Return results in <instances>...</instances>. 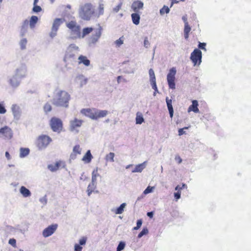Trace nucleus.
Returning a JSON list of instances; mask_svg holds the SVG:
<instances>
[{"label": "nucleus", "instance_id": "1", "mask_svg": "<svg viewBox=\"0 0 251 251\" xmlns=\"http://www.w3.org/2000/svg\"><path fill=\"white\" fill-rule=\"evenodd\" d=\"M71 99L69 94L65 90H59L56 92L53 99V105L57 107H68Z\"/></svg>", "mask_w": 251, "mask_h": 251}, {"label": "nucleus", "instance_id": "2", "mask_svg": "<svg viewBox=\"0 0 251 251\" xmlns=\"http://www.w3.org/2000/svg\"><path fill=\"white\" fill-rule=\"evenodd\" d=\"M81 113L90 118L94 120L104 117L108 114L107 110H98L96 109H82Z\"/></svg>", "mask_w": 251, "mask_h": 251}, {"label": "nucleus", "instance_id": "3", "mask_svg": "<svg viewBox=\"0 0 251 251\" xmlns=\"http://www.w3.org/2000/svg\"><path fill=\"white\" fill-rule=\"evenodd\" d=\"M95 14V10L92 4H85L81 8L80 15L85 20H90Z\"/></svg>", "mask_w": 251, "mask_h": 251}, {"label": "nucleus", "instance_id": "4", "mask_svg": "<svg viewBox=\"0 0 251 251\" xmlns=\"http://www.w3.org/2000/svg\"><path fill=\"white\" fill-rule=\"evenodd\" d=\"M52 141L49 135L41 134L39 135L35 142L36 146L39 150L46 149Z\"/></svg>", "mask_w": 251, "mask_h": 251}, {"label": "nucleus", "instance_id": "5", "mask_svg": "<svg viewBox=\"0 0 251 251\" xmlns=\"http://www.w3.org/2000/svg\"><path fill=\"white\" fill-rule=\"evenodd\" d=\"M67 27L71 30V35L73 38H80L81 33L80 26L75 21H71L67 24Z\"/></svg>", "mask_w": 251, "mask_h": 251}, {"label": "nucleus", "instance_id": "6", "mask_svg": "<svg viewBox=\"0 0 251 251\" xmlns=\"http://www.w3.org/2000/svg\"><path fill=\"white\" fill-rule=\"evenodd\" d=\"M49 125H50V127L54 132L60 133L63 129V122L58 118L55 117L51 118Z\"/></svg>", "mask_w": 251, "mask_h": 251}, {"label": "nucleus", "instance_id": "7", "mask_svg": "<svg viewBox=\"0 0 251 251\" xmlns=\"http://www.w3.org/2000/svg\"><path fill=\"white\" fill-rule=\"evenodd\" d=\"M202 53L200 50L195 49L191 53L190 59L194 65H199L201 62Z\"/></svg>", "mask_w": 251, "mask_h": 251}, {"label": "nucleus", "instance_id": "8", "mask_svg": "<svg viewBox=\"0 0 251 251\" xmlns=\"http://www.w3.org/2000/svg\"><path fill=\"white\" fill-rule=\"evenodd\" d=\"M176 71L175 68H173L170 70L167 75V81L170 88L174 89L176 88L175 75Z\"/></svg>", "mask_w": 251, "mask_h": 251}, {"label": "nucleus", "instance_id": "9", "mask_svg": "<svg viewBox=\"0 0 251 251\" xmlns=\"http://www.w3.org/2000/svg\"><path fill=\"white\" fill-rule=\"evenodd\" d=\"M13 132L8 126H5L0 129V137L5 140H10L12 138Z\"/></svg>", "mask_w": 251, "mask_h": 251}, {"label": "nucleus", "instance_id": "10", "mask_svg": "<svg viewBox=\"0 0 251 251\" xmlns=\"http://www.w3.org/2000/svg\"><path fill=\"white\" fill-rule=\"evenodd\" d=\"M64 20L62 19L57 18L55 19L53 22V25H52V29H51V32H50V36L53 38L57 33V31L59 26L63 23Z\"/></svg>", "mask_w": 251, "mask_h": 251}, {"label": "nucleus", "instance_id": "11", "mask_svg": "<svg viewBox=\"0 0 251 251\" xmlns=\"http://www.w3.org/2000/svg\"><path fill=\"white\" fill-rule=\"evenodd\" d=\"M57 225L54 224L47 227L43 231V235L44 237H48L51 236L56 230Z\"/></svg>", "mask_w": 251, "mask_h": 251}, {"label": "nucleus", "instance_id": "12", "mask_svg": "<svg viewBox=\"0 0 251 251\" xmlns=\"http://www.w3.org/2000/svg\"><path fill=\"white\" fill-rule=\"evenodd\" d=\"M83 121L75 118L70 121V129L71 131L77 130V128L82 125Z\"/></svg>", "mask_w": 251, "mask_h": 251}, {"label": "nucleus", "instance_id": "13", "mask_svg": "<svg viewBox=\"0 0 251 251\" xmlns=\"http://www.w3.org/2000/svg\"><path fill=\"white\" fill-rule=\"evenodd\" d=\"M75 58V51L72 50H68L64 56V60L65 62H68L74 60Z\"/></svg>", "mask_w": 251, "mask_h": 251}, {"label": "nucleus", "instance_id": "14", "mask_svg": "<svg viewBox=\"0 0 251 251\" xmlns=\"http://www.w3.org/2000/svg\"><path fill=\"white\" fill-rule=\"evenodd\" d=\"M82 149L78 145H75L73 150L72 152L70 154V158L71 159H75L78 155L81 153Z\"/></svg>", "mask_w": 251, "mask_h": 251}, {"label": "nucleus", "instance_id": "15", "mask_svg": "<svg viewBox=\"0 0 251 251\" xmlns=\"http://www.w3.org/2000/svg\"><path fill=\"white\" fill-rule=\"evenodd\" d=\"M143 7V3L142 1H139L137 0V1H134L132 4V9L133 10L137 13L139 12V10L142 9Z\"/></svg>", "mask_w": 251, "mask_h": 251}, {"label": "nucleus", "instance_id": "16", "mask_svg": "<svg viewBox=\"0 0 251 251\" xmlns=\"http://www.w3.org/2000/svg\"><path fill=\"white\" fill-rule=\"evenodd\" d=\"M188 112H190L193 111L194 113H199V110L198 108V102L196 100H193L192 101V104L189 106L188 108Z\"/></svg>", "mask_w": 251, "mask_h": 251}, {"label": "nucleus", "instance_id": "17", "mask_svg": "<svg viewBox=\"0 0 251 251\" xmlns=\"http://www.w3.org/2000/svg\"><path fill=\"white\" fill-rule=\"evenodd\" d=\"M166 101L170 117L171 118H173L174 116V109L172 105V100H170L168 97H167L166 99Z\"/></svg>", "mask_w": 251, "mask_h": 251}, {"label": "nucleus", "instance_id": "18", "mask_svg": "<svg viewBox=\"0 0 251 251\" xmlns=\"http://www.w3.org/2000/svg\"><path fill=\"white\" fill-rule=\"evenodd\" d=\"M93 158V157L91 154L90 150H88L83 157L82 160L86 163H89L91 162Z\"/></svg>", "mask_w": 251, "mask_h": 251}, {"label": "nucleus", "instance_id": "19", "mask_svg": "<svg viewBox=\"0 0 251 251\" xmlns=\"http://www.w3.org/2000/svg\"><path fill=\"white\" fill-rule=\"evenodd\" d=\"M78 63L79 64H83L86 66H89L90 64V61L86 56L80 55L78 57Z\"/></svg>", "mask_w": 251, "mask_h": 251}, {"label": "nucleus", "instance_id": "20", "mask_svg": "<svg viewBox=\"0 0 251 251\" xmlns=\"http://www.w3.org/2000/svg\"><path fill=\"white\" fill-rule=\"evenodd\" d=\"M38 18L36 16H32L31 17L29 21V26L30 28H34L36 24L38 22Z\"/></svg>", "mask_w": 251, "mask_h": 251}, {"label": "nucleus", "instance_id": "21", "mask_svg": "<svg viewBox=\"0 0 251 251\" xmlns=\"http://www.w3.org/2000/svg\"><path fill=\"white\" fill-rule=\"evenodd\" d=\"M20 192L24 197H27L31 195V193L29 190L24 186L21 187Z\"/></svg>", "mask_w": 251, "mask_h": 251}, {"label": "nucleus", "instance_id": "22", "mask_svg": "<svg viewBox=\"0 0 251 251\" xmlns=\"http://www.w3.org/2000/svg\"><path fill=\"white\" fill-rule=\"evenodd\" d=\"M145 162L137 165L135 168L132 171V172H142V170L145 168Z\"/></svg>", "mask_w": 251, "mask_h": 251}, {"label": "nucleus", "instance_id": "23", "mask_svg": "<svg viewBox=\"0 0 251 251\" xmlns=\"http://www.w3.org/2000/svg\"><path fill=\"white\" fill-rule=\"evenodd\" d=\"M11 110L14 116H17L20 114V109L17 104H13L12 105Z\"/></svg>", "mask_w": 251, "mask_h": 251}, {"label": "nucleus", "instance_id": "24", "mask_svg": "<svg viewBox=\"0 0 251 251\" xmlns=\"http://www.w3.org/2000/svg\"><path fill=\"white\" fill-rule=\"evenodd\" d=\"M131 18L132 22L135 25H139V24L140 23V15H139V14L137 13H133L131 15Z\"/></svg>", "mask_w": 251, "mask_h": 251}, {"label": "nucleus", "instance_id": "25", "mask_svg": "<svg viewBox=\"0 0 251 251\" xmlns=\"http://www.w3.org/2000/svg\"><path fill=\"white\" fill-rule=\"evenodd\" d=\"M191 30V27L188 25V23H186L184 25V30H183V33H184V38L187 40L189 37V33Z\"/></svg>", "mask_w": 251, "mask_h": 251}, {"label": "nucleus", "instance_id": "26", "mask_svg": "<svg viewBox=\"0 0 251 251\" xmlns=\"http://www.w3.org/2000/svg\"><path fill=\"white\" fill-rule=\"evenodd\" d=\"M60 166V162H56L54 164H50L48 166V168L52 172L57 170Z\"/></svg>", "mask_w": 251, "mask_h": 251}, {"label": "nucleus", "instance_id": "27", "mask_svg": "<svg viewBox=\"0 0 251 251\" xmlns=\"http://www.w3.org/2000/svg\"><path fill=\"white\" fill-rule=\"evenodd\" d=\"M29 153V150L28 148H21L20 150V157H25Z\"/></svg>", "mask_w": 251, "mask_h": 251}, {"label": "nucleus", "instance_id": "28", "mask_svg": "<svg viewBox=\"0 0 251 251\" xmlns=\"http://www.w3.org/2000/svg\"><path fill=\"white\" fill-rule=\"evenodd\" d=\"M115 154L113 152H110L105 156V160L106 162H114Z\"/></svg>", "mask_w": 251, "mask_h": 251}, {"label": "nucleus", "instance_id": "29", "mask_svg": "<svg viewBox=\"0 0 251 251\" xmlns=\"http://www.w3.org/2000/svg\"><path fill=\"white\" fill-rule=\"evenodd\" d=\"M93 30V28L92 27L84 28L83 30L82 34H81V37H84L86 35L91 33Z\"/></svg>", "mask_w": 251, "mask_h": 251}, {"label": "nucleus", "instance_id": "30", "mask_svg": "<svg viewBox=\"0 0 251 251\" xmlns=\"http://www.w3.org/2000/svg\"><path fill=\"white\" fill-rule=\"evenodd\" d=\"M126 205V204L125 203H123L122 204H121V205L116 209V211H115V213L116 214H122L124 211V208L125 207Z\"/></svg>", "mask_w": 251, "mask_h": 251}, {"label": "nucleus", "instance_id": "31", "mask_svg": "<svg viewBox=\"0 0 251 251\" xmlns=\"http://www.w3.org/2000/svg\"><path fill=\"white\" fill-rule=\"evenodd\" d=\"M98 173V168H96V169H94L93 172H92V181L93 182H96L97 181V178L99 176Z\"/></svg>", "mask_w": 251, "mask_h": 251}, {"label": "nucleus", "instance_id": "32", "mask_svg": "<svg viewBox=\"0 0 251 251\" xmlns=\"http://www.w3.org/2000/svg\"><path fill=\"white\" fill-rule=\"evenodd\" d=\"M144 121V119L143 116L141 113L139 112L137 114V116L136 118V122L137 124H141Z\"/></svg>", "mask_w": 251, "mask_h": 251}, {"label": "nucleus", "instance_id": "33", "mask_svg": "<svg viewBox=\"0 0 251 251\" xmlns=\"http://www.w3.org/2000/svg\"><path fill=\"white\" fill-rule=\"evenodd\" d=\"M29 24V21L27 20H25L22 24L21 30L24 33L27 29Z\"/></svg>", "mask_w": 251, "mask_h": 251}, {"label": "nucleus", "instance_id": "34", "mask_svg": "<svg viewBox=\"0 0 251 251\" xmlns=\"http://www.w3.org/2000/svg\"><path fill=\"white\" fill-rule=\"evenodd\" d=\"M10 83L11 86L13 87H16L18 86L19 84V81L17 79L16 77L13 76L10 79Z\"/></svg>", "mask_w": 251, "mask_h": 251}, {"label": "nucleus", "instance_id": "35", "mask_svg": "<svg viewBox=\"0 0 251 251\" xmlns=\"http://www.w3.org/2000/svg\"><path fill=\"white\" fill-rule=\"evenodd\" d=\"M170 12V9L168 6H164L160 10V13L161 15H164V14H168Z\"/></svg>", "mask_w": 251, "mask_h": 251}, {"label": "nucleus", "instance_id": "36", "mask_svg": "<svg viewBox=\"0 0 251 251\" xmlns=\"http://www.w3.org/2000/svg\"><path fill=\"white\" fill-rule=\"evenodd\" d=\"M96 182H92V184H89L88 187V189H87V191H88V195H90L94 191V187H95V183Z\"/></svg>", "mask_w": 251, "mask_h": 251}, {"label": "nucleus", "instance_id": "37", "mask_svg": "<svg viewBox=\"0 0 251 251\" xmlns=\"http://www.w3.org/2000/svg\"><path fill=\"white\" fill-rule=\"evenodd\" d=\"M149 74L150 77V81L155 80V76L153 70L150 69L149 71Z\"/></svg>", "mask_w": 251, "mask_h": 251}, {"label": "nucleus", "instance_id": "38", "mask_svg": "<svg viewBox=\"0 0 251 251\" xmlns=\"http://www.w3.org/2000/svg\"><path fill=\"white\" fill-rule=\"evenodd\" d=\"M98 16L103 14L104 5L103 4H99L98 6Z\"/></svg>", "mask_w": 251, "mask_h": 251}, {"label": "nucleus", "instance_id": "39", "mask_svg": "<svg viewBox=\"0 0 251 251\" xmlns=\"http://www.w3.org/2000/svg\"><path fill=\"white\" fill-rule=\"evenodd\" d=\"M148 233V229L146 228H144L142 231L140 232V233L138 234V236H137V237L138 238H141L143 235H147Z\"/></svg>", "mask_w": 251, "mask_h": 251}, {"label": "nucleus", "instance_id": "40", "mask_svg": "<svg viewBox=\"0 0 251 251\" xmlns=\"http://www.w3.org/2000/svg\"><path fill=\"white\" fill-rule=\"evenodd\" d=\"M151 83L152 86V88L154 90V92L153 93V96H155L156 92L158 91L157 85L156 84V80L153 81H151Z\"/></svg>", "mask_w": 251, "mask_h": 251}, {"label": "nucleus", "instance_id": "41", "mask_svg": "<svg viewBox=\"0 0 251 251\" xmlns=\"http://www.w3.org/2000/svg\"><path fill=\"white\" fill-rule=\"evenodd\" d=\"M26 43H27V40L26 39L24 38L21 40V41L20 42V44L21 49L22 50H24V49H25Z\"/></svg>", "mask_w": 251, "mask_h": 251}, {"label": "nucleus", "instance_id": "42", "mask_svg": "<svg viewBox=\"0 0 251 251\" xmlns=\"http://www.w3.org/2000/svg\"><path fill=\"white\" fill-rule=\"evenodd\" d=\"M44 110L46 113H48L51 110V105L49 103H46L44 107Z\"/></svg>", "mask_w": 251, "mask_h": 251}, {"label": "nucleus", "instance_id": "43", "mask_svg": "<svg viewBox=\"0 0 251 251\" xmlns=\"http://www.w3.org/2000/svg\"><path fill=\"white\" fill-rule=\"evenodd\" d=\"M42 8L38 6L36 4V5H34V7L32 9V11L34 13H39L40 12L42 11Z\"/></svg>", "mask_w": 251, "mask_h": 251}, {"label": "nucleus", "instance_id": "44", "mask_svg": "<svg viewBox=\"0 0 251 251\" xmlns=\"http://www.w3.org/2000/svg\"><path fill=\"white\" fill-rule=\"evenodd\" d=\"M142 219L137 220V226H134L133 228L134 230H137L141 228L142 226Z\"/></svg>", "mask_w": 251, "mask_h": 251}, {"label": "nucleus", "instance_id": "45", "mask_svg": "<svg viewBox=\"0 0 251 251\" xmlns=\"http://www.w3.org/2000/svg\"><path fill=\"white\" fill-rule=\"evenodd\" d=\"M125 243L122 242H120L117 248V251H121L123 250L125 248Z\"/></svg>", "mask_w": 251, "mask_h": 251}, {"label": "nucleus", "instance_id": "46", "mask_svg": "<svg viewBox=\"0 0 251 251\" xmlns=\"http://www.w3.org/2000/svg\"><path fill=\"white\" fill-rule=\"evenodd\" d=\"M189 126H185L183 128H181L178 129V135L182 136L184 134L186 133V132L184 130V129H188Z\"/></svg>", "mask_w": 251, "mask_h": 251}, {"label": "nucleus", "instance_id": "47", "mask_svg": "<svg viewBox=\"0 0 251 251\" xmlns=\"http://www.w3.org/2000/svg\"><path fill=\"white\" fill-rule=\"evenodd\" d=\"M122 4H123V3L122 2L119 3L117 5V6L113 9V11L115 12H118L121 9Z\"/></svg>", "mask_w": 251, "mask_h": 251}, {"label": "nucleus", "instance_id": "48", "mask_svg": "<svg viewBox=\"0 0 251 251\" xmlns=\"http://www.w3.org/2000/svg\"><path fill=\"white\" fill-rule=\"evenodd\" d=\"M9 244L11 245L12 247L15 248L16 247V240L12 238L9 240Z\"/></svg>", "mask_w": 251, "mask_h": 251}, {"label": "nucleus", "instance_id": "49", "mask_svg": "<svg viewBox=\"0 0 251 251\" xmlns=\"http://www.w3.org/2000/svg\"><path fill=\"white\" fill-rule=\"evenodd\" d=\"M88 81V79L86 78H80V85L81 86H83L84 85H85Z\"/></svg>", "mask_w": 251, "mask_h": 251}, {"label": "nucleus", "instance_id": "50", "mask_svg": "<svg viewBox=\"0 0 251 251\" xmlns=\"http://www.w3.org/2000/svg\"><path fill=\"white\" fill-rule=\"evenodd\" d=\"M115 44L117 47H120L123 44V40L121 38L115 41Z\"/></svg>", "mask_w": 251, "mask_h": 251}, {"label": "nucleus", "instance_id": "51", "mask_svg": "<svg viewBox=\"0 0 251 251\" xmlns=\"http://www.w3.org/2000/svg\"><path fill=\"white\" fill-rule=\"evenodd\" d=\"M150 45V42L147 37L144 38V46L146 48H148Z\"/></svg>", "mask_w": 251, "mask_h": 251}, {"label": "nucleus", "instance_id": "52", "mask_svg": "<svg viewBox=\"0 0 251 251\" xmlns=\"http://www.w3.org/2000/svg\"><path fill=\"white\" fill-rule=\"evenodd\" d=\"M6 112V110L5 108L3 105V104L0 103V114H4Z\"/></svg>", "mask_w": 251, "mask_h": 251}, {"label": "nucleus", "instance_id": "53", "mask_svg": "<svg viewBox=\"0 0 251 251\" xmlns=\"http://www.w3.org/2000/svg\"><path fill=\"white\" fill-rule=\"evenodd\" d=\"M206 43L200 42L198 45V47L201 50H206L205 49Z\"/></svg>", "mask_w": 251, "mask_h": 251}, {"label": "nucleus", "instance_id": "54", "mask_svg": "<svg viewBox=\"0 0 251 251\" xmlns=\"http://www.w3.org/2000/svg\"><path fill=\"white\" fill-rule=\"evenodd\" d=\"M87 240V238L85 237H82L80 240H79V244L80 245H84L86 244Z\"/></svg>", "mask_w": 251, "mask_h": 251}, {"label": "nucleus", "instance_id": "55", "mask_svg": "<svg viewBox=\"0 0 251 251\" xmlns=\"http://www.w3.org/2000/svg\"><path fill=\"white\" fill-rule=\"evenodd\" d=\"M82 247L79 245L75 244V251H81Z\"/></svg>", "mask_w": 251, "mask_h": 251}, {"label": "nucleus", "instance_id": "56", "mask_svg": "<svg viewBox=\"0 0 251 251\" xmlns=\"http://www.w3.org/2000/svg\"><path fill=\"white\" fill-rule=\"evenodd\" d=\"M175 160L178 163V164H180L181 162H182V159H181V157L178 155H177L175 157Z\"/></svg>", "mask_w": 251, "mask_h": 251}, {"label": "nucleus", "instance_id": "57", "mask_svg": "<svg viewBox=\"0 0 251 251\" xmlns=\"http://www.w3.org/2000/svg\"><path fill=\"white\" fill-rule=\"evenodd\" d=\"M180 196H181V192H177V193H175V197L176 200L179 199L180 198Z\"/></svg>", "mask_w": 251, "mask_h": 251}, {"label": "nucleus", "instance_id": "58", "mask_svg": "<svg viewBox=\"0 0 251 251\" xmlns=\"http://www.w3.org/2000/svg\"><path fill=\"white\" fill-rule=\"evenodd\" d=\"M152 188L151 187H150L149 186L145 189L144 193L145 194H148V193H151L152 191Z\"/></svg>", "mask_w": 251, "mask_h": 251}, {"label": "nucleus", "instance_id": "59", "mask_svg": "<svg viewBox=\"0 0 251 251\" xmlns=\"http://www.w3.org/2000/svg\"><path fill=\"white\" fill-rule=\"evenodd\" d=\"M147 214L150 218H152L153 217V212H148Z\"/></svg>", "mask_w": 251, "mask_h": 251}, {"label": "nucleus", "instance_id": "60", "mask_svg": "<svg viewBox=\"0 0 251 251\" xmlns=\"http://www.w3.org/2000/svg\"><path fill=\"white\" fill-rule=\"evenodd\" d=\"M5 156H6V158L8 159L9 160L10 159V155L8 151H6V153H5Z\"/></svg>", "mask_w": 251, "mask_h": 251}, {"label": "nucleus", "instance_id": "61", "mask_svg": "<svg viewBox=\"0 0 251 251\" xmlns=\"http://www.w3.org/2000/svg\"><path fill=\"white\" fill-rule=\"evenodd\" d=\"M171 0L172 1L171 4V7H172L173 5L175 3H177V2H178V1H176V0Z\"/></svg>", "mask_w": 251, "mask_h": 251}, {"label": "nucleus", "instance_id": "62", "mask_svg": "<svg viewBox=\"0 0 251 251\" xmlns=\"http://www.w3.org/2000/svg\"><path fill=\"white\" fill-rule=\"evenodd\" d=\"M182 20L183 21V22H184V25H185L186 23H188L187 18L186 16L182 17Z\"/></svg>", "mask_w": 251, "mask_h": 251}, {"label": "nucleus", "instance_id": "63", "mask_svg": "<svg viewBox=\"0 0 251 251\" xmlns=\"http://www.w3.org/2000/svg\"><path fill=\"white\" fill-rule=\"evenodd\" d=\"M176 190L178 191V192H180V191L182 190V187L178 185L176 187Z\"/></svg>", "mask_w": 251, "mask_h": 251}, {"label": "nucleus", "instance_id": "64", "mask_svg": "<svg viewBox=\"0 0 251 251\" xmlns=\"http://www.w3.org/2000/svg\"><path fill=\"white\" fill-rule=\"evenodd\" d=\"M100 34H101V27H100L99 31L97 32V36L98 37H99L100 36Z\"/></svg>", "mask_w": 251, "mask_h": 251}]
</instances>
